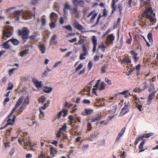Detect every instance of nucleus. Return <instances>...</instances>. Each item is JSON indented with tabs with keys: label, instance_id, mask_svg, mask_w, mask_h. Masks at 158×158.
Returning <instances> with one entry per match:
<instances>
[{
	"label": "nucleus",
	"instance_id": "obj_1",
	"mask_svg": "<svg viewBox=\"0 0 158 158\" xmlns=\"http://www.w3.org/2000/svg\"><path fill=\"white\" fill-rule=\"evenodd\" d=\"M146 17L151 22L155 23L156 21L155 14L153 13V10L151 7H148L146 8L145 12L142 15V17L140 19V21L143 23H145Z\"/></svg>",
	"mask_w": 158,
	"mask_h": 158
},
{
	"label": "nucleus",
	"instance_id": "obj_2",
	"mask_svg": "<svg viewBox=\"0 0 158 158\" xmlns=\"http://www.w3.org/2000/svg\"><path fill=\"white\" fill-rule=\"evenodd\" d=\"M21 13H23V18L25 19H31L32 17L30 12L29 11H25L23 12L22 10H18L15 12L14 13L15 16L17 17V20L19 19V16H20Z\"/></svg>",
	"mask_w": 158,
	"mask_h": 158
},
{
	"label": "nucleus",
	"instance_id": "obj_3",
	"mask_svg": "<svg viewBox=\"0 0 158 158\" xmlns=\"http://www.w3.org/2000/svg\"><path fill=\"white\" fill-rule=\"evenodd\" d=\"M29 34L28 28L26 27H23L18 30V35L21 36L24 41H26L28 38Z\"/></svg>",
	"mask_w": 158,
	"mask_h": 158
},
{
	"label": "nucleus",
	"instance_id": "obj_4",
	"mask_svg": "<svg viewBox=\"0 0 158 158\" xmlns=\"http://www.w3.org/2000/svg\"><path fill=\"white\" fill-rule=\"evenodd\" d=\"M15 111L12 110L11 111L10 114L8 115L6 119V125L7 126L9 125H13L15 122V119L16 118V116L14 115H13V118L12 119L10 118L11 116Z\"/></svg>",
	"mask_w": 158,
	"mask_h": 158
},
{
	"label": "nucleus",
	"instance_id": "obj_5",
	"mask_svg": "<svg viewBox=\"0 0 158 158\" xmlns=\"http://www.w3.org/2000/svg\"><path fill=\"white\" fill-rule=\"evenodd\" d=\"M22 136L24 137L23 138H22V141L24 143L25 146H29L32 149V147L34 146V145L30 141V140L27 139L28 137L27 136V133L25 132L24 135H22Z\"/></svg>",
	"mask_w": 158,
	"mask_h": 158
},
{
	"label": "nucleus",
	"instance_id": "obj_6",
	"mask_svg": "<svg viewBox=\"0 0 158 158\" xmlns=\"http://www.w3.org/2000/svg\"><path fill=\"white\" fill-rule=\"evenodd\" d=\"M94 80L91 81L89 84L88 86H86L81 92V94L83 95H88L89 94V91L91 88V85L94 82Z\"/></svg>",
	"mask_w": 158,
	"mask_h": 158
},
{
	"label": "nucleus",
	"instance_id": "obj_7",
	"mask_svg": "<svg viewBox=\"0 0 158 158\" xmlns=\"http://www.w3.org/2000/svg\"><path fill=\"white\" fill-rule=\"evenodd\" d=\"M5 29L6 31H5L3 33L4 36L7 37L11 36L12 35V33L11 31H9V30L11 31L13 30V27H11L6 26Z\"/></svg>",
	"mask_w": 158,
	"mask_h": 158
},
{
	"label": "nucleus",
	"instance_id": "obj_8",
	"mask_svg": "<svg viewBox=\"0 0 158 158\" xmlns=\"http://www.w3.org/2000/svg\"><path fill=\"white\" fill-rule=\"evenodd\" d=\"M24 98V97L23 96H21L19 97L17 101V102L13 108L12 110L15 111L16 109L19 107V106L22 103Z\"/></svg>",
	"mask_w": 158,
	"mask_h": 158
},
{
	"label": "nucleus",
	"instance_id": "obj_9",
	"mask_svg": "<svg viewBox=\"0 0 158 158\" xmlns=\"http://www.w3.org/2000/svg\"><path fill=\"white\" fill-rule=\"evenodd\" d=\"M97 15V13L94 10L90 12L87 15V17L89 18L91 17L90 19V22L93 23Z\"/></svg>",
	"mask_w": 158,
	"mask_h": 158
},
{
	"label": "nucleus",
	"instance_id": "obj_10",
	"mask_svg": "<svg viewBox=\"0 0 158 158\" xmlns=\"http://www.w3.org/2000/svg\"><path fill=\"white\" fill-rule=\"evenodd\" d=\"M58 15L56 13L52 12L50 15V18L51 21L56 22Z\"/></svg>",
	"mask_w": 158,
	"mask_h": 158
},
{
	"label": "nucleus",
	"instance_id": "obj_11",
	"mask_svg": "<svg viewBox=\"0 0 158 158\" xmlns=\"http://www.w3.org/2000/svg\"><path fill=\"white\" fill-rule=\"evenodd\" d=\"M91 40L93 44V52H94L96 51L97 40L96 36L94 35L92 36Z\"/></svg>",
	"mask_w": 158,
	"mask_h": 158
},
{
	"label": "nucleus",
	"instance_id": "obj_12",
	"mask_svg": "<svg viewBox=\"0 0 158 158\" xmlns=\"http://www.w3.org/2000/svg\"><path fill=\"white\" fill-rule=\"evenodd\" d=\"M94 110L91 109H85L84 111H82L81 113L84 116L91 114Z\"/></svg>",
	"mask_w": 158,
	"mask_h": 158
},
{
	"label": "nucleus",
	"instance_id": "obj_13",
	"mask_svg": "<svg viewBox=\"0 0 158 158\" xmlns=\"http://www.w3.org/2000/svg\"><path fill=\"white\" fill-rule=\"evenodd\" d=\"M39 50L42 54H44L46 51V47L44 44L41 43H39L38 45Z\"/></svg>",
	"mask_w": 158,
	"mask_h": 158
},
{
	"label": "nucleus",
	"instance_id": "obj_14",
	"mask_svg": "<svg viewBox=\"0 0 158 158\" xmlns=\"http://www.w3.org/2000/svg\"><path fill=\"white\" fill-rule=\"evenodd\" d=\"M32 81L34 84L35 87L38 88H39L42 87V82H39L36 79L33 78Z\"/></svg>",
	"mask_w": 158,
	"mask_h": 158
},
{
	"label": "nucleus",
	"instance_id": "obj_15",
	"mask_svg": "<svg viewBox=\"0 0 158 158\" xmlns=\"http://www.w3.org/2000/svg\"><path fill=\"white\" fill-rule=\"evenodd\" d=\"M101 81V80L99 79L97 81V83L94 86V87L92 89L93 93L95 94L96 96H97V94L96 92V90L97 89V88L98 87L99 84Z\"/></svg>",
	"mask_w": 158,
	"mask_h": 158
},
{
	"label": "nucleus",
	"instance_id": "obj_16",
	"mask_svg": "<svg viewBox=\"0 0 158 158\" xmlns=\"http://www.w3.org/2000/svg\"><path fill=\"white\" fill-rule=\"evenodd\" d=\"M125 130V127H123L122 129L118 135V136L115 140L116 141H118L120 140L121 137L123 136V133H124Z\"/></svg>",
	"mask_w": 158,
	"mask_h": 158
},
{
	"label": "nucleus",
	"instance_id": "obj_17",
	"mask_svg": "<svg viewBox=\"0 0 158 158\" xmlns=\"http://www.w3.org/2000/svg\"><path fill=\"white\" fill-rule=\"evenodd\" d=\"M156 94L155 93H150L148 97V104H150Z\"/></svg>",
	"mask_w": 158,
	"mask_h": 158
},
{
	"label": "nucleus",
	"instance_id": "obj_18",
	"mask_svg": "<svg viewBox=\"0 0 158 158\" xmlns=\"http://www.w3.org/2000/svg\"><path fill=\"white\" fill-rule=\"evenodd\" d=\"M119 94L124 95V97L125 98H128L129 96H131V93L127 90H125L122 92L120 93Z\"/></svg>",
	"mask_w": 158,
	"mask_h": 158
},
{
	"label": "nucleus",
	"instance_id": "obj_19",
	"mask_svg": "<svg viewBox=\"0 0 158 158\" xmlns=\"http://www.w3.org/2000/svg\"><path fill=\"white\" fill-rule=\"evenodd\" d=\"M148 91L150 93H155V94L156 93V92L155 91V86L153 84H151L150 85Z\"/></svg>",
	"mask_w": 158,
	"mask_h": 158
},
{
	"label": "nucleus",
	"instance_id": "obj_20",
	"mask_svg": "<svg viewBox=\"0 0 158 158\" xmlns=\"http://www.w3.org/2000/svg\"><path fill=\"white\" fill-rule=\"evenodd\" d=\"M114 39V36L113 34H110L108 36L107 40L110 42V43L112 44Z\"/></svg>",
	"mask_w": 158,
	"mask_h": 158
},
{
	"label": "nucleus",
	"instance_id": "obj_21",
	"mask_svg": "<svg viewBox=\"0 0 158 158\" xmlns=\"http://www.w3.org/2000/svg\"><path fill=\"white\" fill-rule=\"evenodd\" d=\"M118 0H112V3L111 4V7L112 9V13L114 12L116 10V6L115 5V3Z\"/></svg>",
	"mask_w": 158,
	"mask_h": 158
},
{
	"label": "nucleus",
	"instance_id": "obj_22",
	"mask_svg": "<svg viewBox=\"0 0 158 158\" xmlns=\"http://www.w3.org/2000/svg\"><path fill=\"white\" fill-rule=\"evenodd\" d=\"M50 153L51 155H55L57 153L56 149L54 147H51L50 148Z\"/></svg>",
	"mask_w": 158,
	"mask_h": 158
},
{
	"label": "nucleus",
	"instance_id": "obj_23",
	"mask_svg": "<svg viewBox=\"0 0 158 158\" xmlns=\"http://www.w3.org/2000/svg\"><path fill=\"white\" fill-rule=\"evenodd\" d=\"M67 124L66 123H64L62 127L59 129V131L62 133L64 132L67 129Z\"/></svg>",
	"mask_w": 158,
	"mask_h": 158
},
{
	"label": "nucleus",
	"instance_id": "obj_24",
	"mask_svg": "<svg viewBox=\"0 0 158 158\" xmlns=\"http://www.w3.org/2000/svg\"><path fill=\"white\" fill-rule=\"evenodd\" d=\"M144 143V140L142 141L140 143L139 146V149H140V150L139 152V153L143 152L145 150V149H143V145Z\"/></svg>",
	"mask_w": 158,
	"mask_h": 158
},
{
	"label": "nucleus",
	"instance_id": "obj_25",
	"mask_svg": "<svg viewBox=\"0 0 158 158\" xmlns=\"http://www.w3.org/2000/svg\"><path fill=\"white\" fill-rule=\"evenodd\" d=\"M127 106H125L123 109H122L120 113V114L121 115H123L127 112Z\"/></svg>",
	"mask_w": 158,
	"mask_h": 158
},
{
	"label": "nucleus",
	"instance_id": "obj_26",
	"mask_svg": "<svg viewBox=\"0 0 158 158\" xmlns=\"http://www.w3.org/2000/svg\"><path fill=\"white\" fill-rule=\"evenodd\" d=\"M102 118V116H95L94 117H93L91 118V122H95L96 121H98L100 120Z\"/></svg>",
	"mask_w": 158,
	"mask_h": 158
},
{
	"label": "nucleus",
	"instance_id": "obj_27",
	"mask_svg": "<svg viewBox=\"0 0 158 158\" xmlns=\"http://www.w3.org/2000/svg\"><path fill=\"white\" fill-rule=\"evenodd\" d=\"M10 40L15 45H18L19 44V41L17 39H12Z\"/></svg>",
	"mask_w": 158,
	"mask_h": 158
},
{
	"label": "nucleus",
	"instance_id": "obj_28",
	"mask_svg": "<svg viewBox=\"0 0 158 158\" xmlns=\"http://www.w3.org/2000/svg\"><path fill=\"white\" fill-rule=\"evenodd\" d=\"M106 85V84L103 82H102L99 87V90H102L104 89L105 88Z\"/></svg>",
	"mask_w": 158,
	"mask_h": 158
},
{
	"label": "nucleus",
	"instance_id": "obj_29",
	"mask_svg": "<svg viewBox=\"0 0 158 158\" xmlns=\"http://www.w3.org/2000/svg\"><path fill=\"white\" fill-rule=\"evenodd\" d=\"M100 99H96L94 102V106L96 107H99V104H100Z\"/></svg>",
	"mask_w": 158,
	"mask_h": 158
},
{
	"label": "nucleus",
	"instance_id": "obj_30",
	"mask_svg": "<svg viewBox=\"0 0 158 158\" xmlns=\"http://www.w3.org/2000/svg\"><path fill=\"white\" fill-rule=\"evenodd\" d=\"M52 90V88L51 87H44L43 89L44 92L47 93L50 92Z\"/></svg>",
	"mask_w": 158,
	"mask_h": 158
},
{
	"label": "nucleus",
	"instance_id": "obj_31",
	"mask_svg": "<svg viewBox=\"0 0 158 158\" xmlns=\"http://www.w3.org/2000/svg\"><path fill=\"white\" fill-rule=\"evenodd\" d=\"M10 41V40H9L7 41L6 42L4 43L3 44V46L4 47L8 49L10 48V46L8 44V42Z\"/></svg>",
	"mask_w": 158,
	"mask_h": 158
},
{
	"label": "nucleus",
	"instance_id": "obj_32",
	"mask_svg": "<svg viewBox=\"0 0 158 158\" xmlns=\"http://www.w3.org/2000/svg\"><path fill=\"white\" fill-rule=\"evenodd\" d=\"M106 48V46L104 45L103 43H102L99 45L98 50L99 49H101L102 52H104L105 50V48Z\"/></svg>",
	"mask_w": 158,
	"mask_h": 158
},
{
	"label": "nucleus",
	"instance_id": "obj_33",
	"mask_svg": "<svg viewBox=\"0 0 158 158\" xmlns=\"http://www.w3.org/2000/svg\"><path fill=\"white\" fill-rule=\"evenodd\" d=\"M14 87V85L11 82H9L8 85V87L7 88V90H12Z\"/></svg>",
	"mask_w": 158,
	"mask_h": 158
},
{
	"label": "nucleus",
	"instance_id": "obj_34",
	"mask_svg": "<svg viewBox=\"0 0 158 158\" xmlns=\"http://www.w3.org/2000/svg\"><path fill=\"white\" fill-rule=\"evenodd\" d=\"M131 62V60L129 58L126 57L124 58L123 60L122 61L121 63L122 64L123 63H130Z\"/></svg>",
	"mask_w": 158,
	"mask_h": 158
},
{
	"label": "nucleus",
	"instance_id": "obj_35",
	"mask_svg": "<svg viewBox=\"0 0 158 158\" xmlns=\"http://www.w3.org/2000/svg\"><path fill=\"white\" fill-rule=\"evenodd\" d=\"M153 135V133H146L144 134L143 135V138H148L152 136Z\"/></svg>",
	"mask_w": 158,
	"mask_h": 158
},
{
	"label": "nucleus",
	"instance_id": "obj_36",
	"mask_svg": "<svg viewBox=\"0 0 158 158\" xmlns=\"http://www.w3.org/2000/svg\"><path fill=\"white\" fill-rule=\"evenodd\" d=\"M87 54L85 53H83L81 54L80 56V59L81 60H83L85 59V56H87Z\"/></svg>",
	"mask_w": 158,
	"mask_h": 158
},
{
	"label": "nucleus",
	"instance_id": "obj_37",
	"mask_svg": "<svg viewBox=\"0 0 158 158\" xmlns=\"http://www.w3.org/2000/svg\"><path fill=\"white\" fill-rule=\"evenodd\" d=\"M148 38L150 42H153V39L152 38V34L151 33H149L148 35Z\"/></svg>",
	"mask_w": 158,
	"mask_h": 158
},
{
	"label": "nucleus",
	"instance_id": "obj_38",
	"mask_svg": "<svg viewBox=\"0 0 158 158\" xmlns=\"http://www.w3.org/2000/svg\"><path fill=\"white\" fill-rule=\"evenodd\" d=\"M80 1V0H72V2L74 6H77L79 4Z\"/></svg>",
	"mask_w": 158,
	"mask_h": 158
},
{
	"label": "nucleus",
	"instance_id": "obj_39",
	"mask_svg": "<svg viewBox=\"0 0 158 158\" xmlns=\"http://www.w3.org/2000/svg\"><path fill=\"white\" fill-rule=\"evenodd\" d=\"M46 98L44 96H42L39 99V101L40 103H41L43 104Z\"/></svg>",
	"mask_w": 158,
	"mask_h": 158
},
{
	"label": "nucleus",
	"instance_id": "obj_40",
	"mask_svg": "<svg viewBox=\"0 0 158 158\" xmlns=\"http://www.w3.org/2000/svg\"><path fill=\"white\" fill-rule=\"evenodd\" d=\"M24 105V104H22V105L21 106L19 109V111L22 112L23 110H24V109H25L26 108L27 106H25Z\"/></svg>",
	"mask_w": 158,
	"mask_h": 158
},
{
	"label": "nucleus",
	"instance_id": "obj_41",
	"mask_svg": "<svg viewBox=\"0 0 158 158\" xmlns=\"http://www.w3.org/2000/svg\"><path fill=\"white\" fill-rule=\"evenodd\" d=\"M24 105V104H22V105L21 106L19 109V111L22 112L23 110H24V109H25L26 108L27 106H25Z\"/></svg>",
	"mask_w": 158,
	"mask_h": 158
},
{
	"label": "nucleus",
	"instance_id": "obj_42",
	"mask_svg": "<svg viewBox=\"0 0 158 158\" xmlns=\"http://www.w3.org/2000/svg\"><path fill=\"white\" fill-rule=\"evenodd\" d=\"M24 105V104H22V105L21 106L19 109V111L22 112L23 110H24V109H25L26 108L27 106H25Z\"/></svg>",
	"mask_w": 158,
	"mask_h": 158
},
{
	"label": "nucleus",
	"instance_id": "obj_43",
	"mask_svg": "<svg viewBox=\"0 0 158 158\" xmlns=\"http://www.w3.org/2000/svg\"><path fill=\"white\" fill-rule=\"evenodd\" d=\"M56 22L51 21V23H49V26L50 28L52 29L55 28V27L56 26L55 23Z\"/></svg>",
	"mask_w": 158,
	"mask_h": 158
},
{
	"label": "nucleus",
	"instance_id": "obj_44",
	"mask_svg": "<svg viewBox=\"0 0 158 158\" xmlns=\"http://www.w3.org/2000/svg\"><path fill=\"white\" fill-rule=\"evenodd\" d=\"M57 38V35H54L51 38L50 43L51 44H52L53 43V41H54Z\"/></svg>",
	"mask_w": 158,
	"mask_h": 158
},
{
	"label": "nucleus",
	"instance_id": "obj_45",
	"mask_svg": "<svg viewBox=\"0 0 158 158\" xmlns=\"http://www.w3.org/2000/svg\"><path fill=\"white\" fill-rule=\"evenodd\" d=\"M71 6L68 3H66L64 5V8L65 9L71 10Z\"/></svg>",
	"mask_w": 158,
	"mask_h": 158
},
{
	"label": "nucleus",
	"instance_id": "obj_46",
	"mask_svg": "<svg viewBox=\"0 0 158 158\" xmlns=\"http://www.w3.org/2000/svg\"><path fill=\"white\" fill-rule=\"evenodd\" d=\"M76 28L78 30L83 31L84 29V28L82 27V26L79 24H77L76 25Z\"/></svg>",
	"mask_w": 158,
	"mask_h": 158
},
{
	"label": "nucleus",
	"instance_id": "obj_47",
	"mask_svg": "<svg viewBox=\"0 0 158 158\" xmlns=\"http://www.w3.org/2000/svg\"><path fill=\"white\" fill-rule=\"evenodd\" d=\"M87 130L89 131L91 130L92 127L91 123H88L87 124Z\"/></svg>",
	"mask_w": 158,
	"mask_h": 158
},
{
	"label": "nucleus",
	"instance_id": "obj_48",
	"mask_svg": "<svg viewBox=\"0 0 158 158\" xmlns=\"http://www.w3.org/2000/svg\"><path fill=\"white\" fill-rule=\"evenodd\" d=\"M62 62L61 61H59L55 64L54 65V68H57L61 65Z\"/></svg>",
	"mask_w": 158,
	"mask_h": 158
},
{
	"label": "nucleus",
	"instance_id": "obj_49",
	"mask_svg": "<svg viewBox=\"0 0 158 158\" xmlns=\"http://www.w3.org/2000/svg\"><path fill=\"white\" fill-rule=\"evenodd\" d=\"M61 111L62 112V113H63V116L65 117L67 115L68 111L66 109H63Z\"/></svg>",
	"mask_w": 158,
	"mask_h": 158
},
{
	"label": "nucleus",
	"instance_id": "obj_50",
	"mask_svg": "<svg viewBox=\"0 0 158 158\" xmlns=\"http://www.w3.org/2000/svg\"><path fill=\"white\" fill-rule=\"evenodd\" d=\"M27 51L26 50H24L23 51L20 52V55L21 56H23L25 55L27 52Z\"/></svg>",
	"mask_w": 158,
	"mask_h": 158
},
{
	"label": "nucleus",
	"instance_id": "obj_51",
	"mask_svg": "<svg viewBox=\"0 0 158 158\" xmlns=\"http://www.w3.org/2000/svg\"><path fill=\"white\" fill-rule=\"evenodd\" d=\"M100 102L99 104V107L104 106L105 105L104 99L103 98L100 99Z\"/></svg>",
	"mask_w": 158,
	"mask_h": 158
},
{
	"label": "nucleus",
	"instance_id": "obj_52",
	"mask_svg": "<svg viewBox=\"0 0 158 158\" xmlns=\"http://www.w3.org/2000/svg\"><path fill=\"white\" fill-rule=\"evenodd\" d=\"M6 81H7L6 77H3L2 78V79L1 80V82L2 84H3L4 85H5L6 84Z\"/></svg>",
	"mask_w": 158,
	"mask_h": 158
},
{
	"label": "nucleus",
	"instance_id": "obj_53",
	"mask_svg": "<svg viewBox=\"0 0 158 158\" xmlns=\"http://www.w3.org/2000/svg\"><path fill=\"white\" fill-rule=\"evenodd\" d=\"M83 51V53H85L88 54V52L87 51V48L85 45H83L82 46Z\"/></svg>",
	"mask_w": 158,
	"mask_h": 158
},
{
	"label": "nucleus",
	"instance_id": "obj_54",
	"mask_svg": "<svg viewBox=\"0 0 158 158\" xmlns=\"http://www.w3.org/2000/svg\"><path fill=\"white\" fill-rule=\"evenodd\" d=\"M65 106L68 108H70L73 106V105L68 102H66L65 103Z\"/></svg>",
	"mask_w": 158,
	"mask_h": 158
},
{
	"label": "nucleus",
	"instance_id": "obj_55",
	"mask_svg": "<svg viewBox=\"0 0 158 158\" xmlns=\"http://www.w3.org/2000/svg\"><path fill=\"white\" fill-rule=\"evenodd\" d=\"M133 91L135 93H140L141 91V90L139 88H136L134 89Z\"/></svg>",
	"mask_w": 158,
	"mask_h": 158
},
{
	"label": "nucleus",
	"instance_id": "obj_56",
	"mask_svg": "<svg viewBox=\"0 0 158 158\" xmlns=\"http://www.w3.org/2000/svg\"><path fill=\"white\" fill-rule=\"evenodd\" d=\"M64 27L67 30L71 31L72 30V28L71 26L70 25H67L65 26Z\"/></svg>",
	"mask_w": 158,
	"mask_h": 158
},
{
	"label": "nucleus",
	"instance_id": "obj_57",
	"mask_svg": "<svg viewBox=\"0 0 158 158\" xmlns=\"http://www.w3.org/2000/svg\"><path fill=\"white\" fill-rule=\"evenodd\" d=\"M76 107V105H75L73 107V108L72 109V110L70 111V112L72 113H74L76 110L77 109Z\"/></svg>",
	"mask_w": 158,
	"mask_h": 158
},
{
	"label": "nucleus",
	"instance_id": "obj_58",
	"mask_svg": "<svg viewBox=\"0 0 158 158\" xmlns=\"http://www.w3.org/2000/svg\"><path fill=\"white\" fill-rule=\"evenodd\" d=\"M105 81L109 85H111L112 84L111 81L109 79L107 78H105Z\"/></svg>",
	"mask_w": 158,
	"mask_h": 158
},
{
	"label": "nucleus",
	"instance_id": "obj_59",
	"mask_svg": "<svg viewBox=\"0 0 158 158\" xmlns=\"http://www.w3.org/2000/svg\"><path fill=\"white\" fill-rule=\"evenodd\" d=\"M73 11L74 13V14H75L76 16L77 17H78V12L77 11V8H74L73 10Z\"/></svg>",
	"mask_w": 158,
	"mask_h": 158
},
{
	"label": "nucleus",
	"instance_id": "obj_60",
	"mask_svg": "<svg viewBox=\"0 0 158 158\" xmlns=\"http://www.w3.org/2000/svg\"><path fill=\"white\" fill-rule=\"evenodd\" d=\"M61 133H63L60 132V131H59L56 134V137L58 138H60L61 136Z\"/></svg>",
	"mask_w": 158,
	"mask_h": 158
},
{
	"label": "nucleus",
	"instance_id": "obj_61",
	"mask_svg": "<svg viewBox=\"0 0 158 158\" xmlns=\"http://www.w3.org/2000/svg\"><path fill=\"white\" fill-rule=\"evenodd\" d=\"M39 111H40V118H42L44 116V113L40 109H39Z\"/></svg>",
	"mask_w": 158,
	"mask_h": 158
},
{
	"label": "nucleus",
	"instance_id": "obj_62",
	"mask_svg": "<svg viewBox=\"0 0 158 158\" xmlns=\"http://www.w3.org/2000/svg\"><path fill=\"white\" fill-rule=\"evenodd\" d=\"M83 103L86 104H89L90 103V101L89 100L85 99L83 101Z\"/></svg>",
	"mask_w": 158,
	"mask_h": 158
},
{
	"label": "nucleus",
	"instance_id": "obj_63",
	"mask_svg": "<svg viewBox=\"0 0 158 158\" xmlns=\"http://www.w3.org/2000/svg\"><path fill=\"white\" fill-rule=\"evenodd\" d=\"M136 107L139 111H141L142 110L141 109L142 108V106L141 105L139 104H137L136 106Z\"/></svg>",
	"mask_w": 158,
	"mask_h": 158
},
{
	"label": "nucleus",
	"instance_id": "obj_64",
	"mask_svg": "<svg viewBox=\"0 0 158 158\" xmlns=\"http://www.w3.org/2000/svg\"><path fill=\"white\" fill-rule=\"evenodd\" d=\"M28 100L27 99H25L23 104H24V105L27 106V105L28 104Z\"/></svg>",
	"mask_w": 158,
	"mask_h": 158
}]
</instances>
